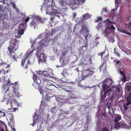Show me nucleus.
<instances>
[{"mask_svg":"<svg viewBox=\"0 0 131 131\" xmlns=\"http://www.w3.org/2000/svg\"><path fill=\"white\" fill-rule=\"evenodd\" d=\"M10 83V81L9 80H8L7 82V85H8Z\"/></svg>","mask_w":131,"mask_h":131,"instance_id":"774afa93","label":"nucleus"},{"mask_svg":"<svg viewBox=\"0 0 131 131\" xmlns=\"http://www.w3.org/2000/svg\"><path fill=\"white\" fill-rule=\"evenodd\" d=\"M42 81V85L46 87V86H48V85H47V83L49 81V80H47L45 78H43V81Z\"/></svg>","mask_w":131,"mask_h":131,"instance_id":"412c9836","label":"nucleus"},{"mask_svg":"<svg viewBox=\"0 0 131 131\" xmlns=\"http://www.w3.org/2000/svg\"><path fill=\"white\" fill-rule=\"evenodd\" d=\"M101 23H99L97 26V27L98 29H99L100 28L102 27V25H101Z\"/></svg>","mask_w":131,"mask_h":131,"instance_id":"3c124183","label":"nucleus"},{"mask_svg":"<svg viewBox=\"0 0 131 131\" xmlns=\"http://www.w3.org/2000/svg\"><path fill=\"white\" fill-rule=\"evenodd\" d=\"M24 31V29H21L18 31V33L19 34L22 35L23 34Z\"/></svg>","mask_w":131,"mask_h":131,"instance_id":"f704fd0d","label":"nucleus"},{"mask_svg":"<svg viewBox=\"0 0 131 131\" xmlns=\"http://www.w3.org/2000/svg\"><path fill=\"white\" fill-rule=\"evenodd\" d=\"M114 53L118 57H119L120 54L117 52L116 51H115Z\"/></svg>","mask_w":131,"mask_h":131,"instance_id":"4d7b16f0","label":"nucleus"},{"mask_svg":"<svg viewBox=\"0 0 131 131\" xmlns=\"http://www.w3.org/2000/svg\"><path fill=\"white\" fill-rule=\"evenodd\" d=\"M81 30L82 31H84V33L86 32L87 33H88L89 32V30L86 27V26L84 24L81 26Z\"/></svg>","mask_w":131,"mask_h":131,"instance_id":"dca6fc26","label":"nucleus"},{"mask_svg":"<svg viewBox=\"0 0 131 131\" xmlns=\"http://www.w3.org/2000/svg\"><path fill=\"white\" fill-rule=\"evenodd\" d=\"M10 67L9 64H7L5 62H1L0 63V67L1 68H7Z\"/></svg>","mask_w":131,"mask_h":131,"instance_id":"f3484780","label":"nucleus"},{"mask_svg":"<svg viewBox=\"0 0 131 131\" xmlns=\"http://www.w3.org/2000/svg\"><path fill=\"white\" fill-rule=\"evenodd\" d=\"M112 80L109 78H107L103 82V84H106L107 86H110L111 84Z\"/></svg>","mask_w":131,"mask_h":131,"instance_id":"ddd939ff","label":"nucleus"},{"mask_svg":"<svg viewBox=\"0 0 131 131\" xmlns=\"http://www.w3.org/2000/svg\"><path fill=\"white\" fill-rule=\"evenodd\" d=\"M108 39L111 42H113L114 41V38L112 37H109Z\"/></svg>","mask_w":131,"mask_h":131,"instance_id":"ea45409f","label":"nucleus"},{"mask_svg":"<svg viewBox=\"0 0 131 131\" xmlns=\"http://www.w3.org/2000/svg\"><path fill=\"white\" fill-rule=\"evenodd\" d=\"M53 86L52 85L48 86L46 87L47 92H48V91H53Z\"/></svg>","mask_w":131,"mask_h":131,"instance_id":"393cba45","label":"nucleus"},{"mask_svg":"<svg viewBox=\"0 0 131 131\" xmlns=\"http://www.w3.org/2000/svg\"><path fill=\"white\" fill-rule=\"evenodd\" d=\"M115 127L116 128H119L120 127V124L118 122H115Z\"/></svg>","mask_w":131,"mask_h":131,"instance_id":"c9c22d12","label":"nucleus"},{"mask_svg":"<svg viewBox=\"0 0 131 131\" xmlns=\"http://www.w3.org/2000/svg\"><path fill=\"white\" fill-rule=\"evenodd\" d=\"M106 84H103H103L102 85V90L103 91V92H104L106 90V89L109 87L110 86H107Z\"/></svg>","mask_w":131,"mask_h":131,"instance_id":"b1692460","label":"nucleus"},{"mask_svg":"<svg viewBox=\"0 0 131 131\" xmlns=\"http://www.w3.org/2000/svg\"><path fill=\"white\" fill-rule=\"evenodd\" d=\"M74 3L73 4L71 2V3L70 4V7L72 9V10H74L79 5L76 3V2H74Z\"/></svg>","mask_w":131,"mask_h":131,"instance_id":"a211bd4d","label":"nucleus"},{"mask_svg":"<svg viewBox=\"0 0 131 131\" xmlns=\"http://www.w3.org/2000/svg\"><path fill=\"white\" fill-rule=\"evenodd\" d=\"M30 18L29 17H27L26 18V19L25 20V22H27L29 20Z\"/></svg>","mask_w":131,"mask_h":131,"instance_id":"bf43d9fd","label":"nucleus"},{"mask_svg":"<svg viewBox=\"0 0 131 131\" xmlns=\"http://www.w3.org/2000/svg\"><path fill=\"white\" fill-rule=\"evenodd\" d=\"M91 17V16L89 13H87L83 15V20H86L90 18Z\"/></svg>","mask_w":131,"mask_h":131,"instance_id":"5701e85b","label":"nucleus"},{"mask_svg":"<svg viewBox=\"0 0 131 131\" xmlns=\"http://www.w3.org/2000/svg\"><path fill=\"white\" fill-rule=\"evenodd\" d=\"M123 106L124 108V109L125 110H126L128 109V107L127 106H126V105L125 103L123 105Z\"/></svg>","mask_w":131,"mask_h":131,"instance_id":"052dcab7","label":"nucleus"},{"mask_svg":"<svg viewBox=\"0 0 131 131\" xmlns=\"http://www.w3.org/2000/svg\"><path fill=\"white\" fill-rule=\"evenodd\" d=\"M111 103L110 102H109L108 101V102L107 104V107L109 109L111 107Z\"/></svg>","mask_w":131,"mask_h":131,"instance_id":"49530a36","label":"nucleus"},{"mask_svg":"<svg viewBox=\"0 0 131 131\" xmlns=\"http://www.w3.org/2000/svg\"><path fill=\"white\" fill-rule=\"evenodd\" d=\"M112 91V90L109 89L105 91L104 92L102 91L101 95V98L102 100H103L106 97V96L108 97H109V95L111 94Z\"/></svg>","mask_w":131,"mask_h":131,"instance_id":"0eeeda50","label":"nucleus"},{"mask_svg":"<svg viewBox=\"0 0 131 131\" xmlns=\"http://www.w3.org/2000/svg\"><path fill=\"white\" fill-rule=\"evenodd\" d=\"M54 14V15H55V16H57L59 17V16H58L59 13H53Z\"/></svg>","mask_w":131,"mask_h":131,"instance_id":"e2e57ef3","label":"nucleus"},{"mask_svg":"<svg viewBox=\"0 0 131 131\" xmlns=\"http://www.w3.org/2000/svg\"><path fill=\"white\" fill-rule=\"evenodd\" d=\"M28 64H29L30 65L31 64L29 60H28V62H27V63L25 65V66L24 67V68H25L26 69H27L28 68Z\"/></svg>","mask_w":131,"mask_h":131,"instance_id":"4c0bfd02","label":"nucleus"},{"mask_svg":"<svg viewBox=\"0 0 131 131\" xmlns=\"http://www.w3.org/2000/svg\"><path fill=\"white\" fill-rule=\"evenodd\" d=\"M102 116H103V117H104V118H103V117H102V118L103 119H105V117H106L107 116L106 113L105 112H102Z\"/></svg>","mask_w":131,"mask_h":131,"instance_id":"58836bf2","label":"nucleus"},{"mask_svg":"<svg viewBox=\"0 0 131 131\" xmlns=\"http://www.w3.org/2000/svg\"><path fill=\"white\" fill-rule=\"evenodd\" d=\"M102 12H107V11L106 9V8H103L102 10Z\"/></svg>","mask_w":131,"mask_h":131,"instance_id":"0e129e2a","label":"nucleus"},{"mask_svg":"<svg viewBox=\"0 0 131 131\" xmlns=\"http://www.w3.org/2000/svg\"><path fill=\"white\" fill-rule=\"evenodd\" d=\"M83 43H82V46H85L86 47H88V45L87 42H85V41H84V42H83Z\"/></svg>","mask_w":131,"mask_h":131,"instance_id":"c03bdc74","label":"nucleus"},{"mask_svg":"<svg viewBox=\"0 0 131 131\" xmlns=\"http://www.w3.org/2000/svg\"><path fill=\"white\" fill-rule=\"evenodd\" d=\"M31 18L32 19V20L30 23V25L32 27H34V28H35L36 25V23L35 20H37L38 22H40L41 23H43L45 21V20L44 18H41L38 16L33 15L32 16Z\"/></svg>","mask_w":131,"mask_h":131,"instance_id":"7ed1b4c3","label":"nucleus"},{"mask_svg":"<svg viewBox=\"0 0 131 131\" xmlns=\"http://www.w3.org/2000/svg\"><path fill=\"white\" fill-rule=\"evenodd\" d=\"M85 67V66L84 65L82 72L83 79H85L86 77L91 76L94 73V71L91 69L89 68L86 69Z\"/></svg>","mask_w":131,"mask_h":131,"instance_id":"f03ea898","label":"nucleus"},{"mask_svg":"<svg viewBox=\"0 0 131 131\" xmlns=\"http://www.w3.org/2000/svg\"><path fill=\"white\" fill-rule=\"evenodd\" d=\"M72 0H60L59 1L60 4L62 6L64 5V4H69L71 3Z\"/></svg>","mask_w":131,"mask_h":131,"instance_id":"9b49d317","label":"nucleus"},{"mask_svg":"<svg viewBox=\"0 0 131 131\" xmlns=\"http://www.w3.org/2000/svg\"><path fill=\"white\" fill-rule=\"evenodd\" d=\"M101 131H109L108 129L106 127H105Z\"/></svg>","mask_w":131,"mask_h":131,"instance_id":"37998d69","label":"nucleus"},{"mask_svg":"<svg viewBox=\"0 0 131 131\" xmlns=\"http://www.w3.org/2000/svg\"><path fill=\"white\" fill-rule=\"evenodd\" d=\"M27 58L25 57V58H24V59L22 60V61H21V66H23V67L24 66V64L25 63V62L26 60V59Z\"/></svg>","mask_w":131,"mask_h":131,"instance_id":"79ce46f5","label":"nucleus"},{"mask_svg":"<svg viewBox=\"0 0 131 131\" xmlns=\"http://www.w3.org/2000/svg\"><path fill=\"white\" fill-rule=\"evenodd\" d=\"M126 89L129 92L131 90V86L130 85H126Z\"/></svg>","mask_w":131,"mask_h":131,"instance_id":"c85d7f7f","label":"nucleus"},{"mask_svg":"<svg viewBox=\"0 0 131 131\" xmlns=\"http://www.w3.org/2000/svg\"><path fill=\"white\" fill-rule=\"evenodd\" d=\"M126 77L125 75L123 76L122 77V81L124 82H125L126 81Z\"/></svg>","mask_w":131,"mask_h":131,"instance_id":"a19ab883","label":"nucleus"},{"mask_svg":"<svg viewBox=\"0 0 131 131\" xmlns=\"http://www.w3.org/2000/svg\"><path fill=\"white\" fill-rule=\"evenodd\" d=\"M108 56L107 55L105 56L103 59L104 61L103 62V63H106L108 59Z\"/></svg>","mask_w":131,"mask_h":131,"instance_id":"c756f323","label":"nucleus"},{"mask_svg":"<svg viewBox=\"0 0 131 131\" xmlns=\"http://www.w3.org/2000/svg\"><path fill=\"white\" fill-rule=\"evenodd\" d=\"M116 64L119 66H121V63L119 61H117L116 62Z\"/></svg>","mask_w":131,"mask_h":131,"instance_id":"5fc2aeb1","label":"nucleus"},{"mask_svg":"<svg viewBox=\"0 0 131 131\" xmlns=\"http://www.w3.org/2000/svg\"><path fill=\"white\" fill-rule=\"evenodd\" d=\"M72 96H69L68 98L67 97L65 96H63L62 97H61V98H58L57 99V101L59 103H63L65 102V101H67L69 100L70 99L74 98V95L73 94L72 95Z\"/></svg>","mask_w":131,"mask_h":131,"instance_id":"6e6552de","label":"nucleus"},{"mask_svg":"<svg viewBox=\"0 0 131 131\" xmlns=\"http://www.w3.org/2000/svg\"><path fill=\"white\" fill-rule=\"evenodd\" d=\"M40 72L39 74H38L39 75V76H37L36 75H34L33 77V79L34 81L36 82V84H37V86H40L39 85H42V82H41V79L43 80V78H44V76H42L41 71H40Z\"/></svg>","mask_w":131,"mask_h":131,"instance_id":"39448f33","label":"nucleus"},{"mask_svg":"<svg viewBox=\"0 0 131 131\" xmlns=\"http://www.w3.org/2000/svg\"><path fill=\"white\" fill-rule=\"evenodd\" d=\"M116 92H117L118 93H119L120 90V88L118 87H117L116 88Z\"/></svg>","mask_w":131,"mask_h":131,"instance_id":"864d4df0","label":"nucleus"},{"mask_svg":"<svg viewBox=\"0 0 131 131\" xmlns=\"http://www.w3.org/2000/svg\"><path fill=\"white\" fill-rule=\"evenodd\" d=\"M32 85L36 88L37 87H38L39 86H37V84H36V82L34 81Z\"/></svg>","mask_w":131,"mask_h":131,"instance_id":"603ef678","label":"nucleus"},{"mask_svg":"<svg viewBox=\"0 0 131 131\" xmlns=\"http://www.w3.org/2000/svg\"><path fill=\"white\" fill-rule=\"evenodd\" d=\"M45 96L46 97L48 98V97H53V95L50 93H47V94H45Z\"/></svg>","mask_w":131,"mask_h":131,"instance_id":"473e14b6","label":"nucleus"},{"mask_svg":"<svg viewBox=\"0 0 131 131\" xmlns=\"http://www.w3.org/2000/svg\"><path fill=\"white\" fill-rule=\"evenodd\" d=\"M55 31L56 30L55 29H52L50 34L51 36H52L54 34H55Z\"/></svg>","mask_w":131,"mask_h":131,"instance_id":"a18cd8bd","label":"nucleus"},{"mask_svg":"<svg viewBox=\"0 0 131 131\" xmlns=\"http://www.w3.org/2000/svg\"><path fill=\"white\" fill-rule=\"evenodd\" d=\"M119 71H120L121 74L123 76L125 75L126 74H125V73L123 71H122L121 69H120Z\"/></svg>","mask_w":131,"mask_h":131,"instance_id":"09e8293b","label":"nucleus"},{"mask_svg":"<svg viewBox=\"0 0 131 131\" xmlns=\"http://www.w3.org/2000/svg\"><path fill=\"white\" fill-rule=\"evenodd\" d=\"M99 39V37H97L94 40L93 42L91 44V46L93 48L95 47H96L97 45L99 43L98 42V40Z\"/></svg>","mask_w":131,"mask_h":131,"instance_id":"f8f14e48","label":"nucleus"},{"mask_svg":"<svg viewBox=\"0 0 131 131\" xmlns=\"http://www.w3.org/2000/svg\"><path fill=\"white\" fill-rule=\"evenodd\" d=\"M116 95L117 94L115 93H113L112 94V97L110 99V101H112L115 98Z\"/></svg>","mask_w":131,"mask_h":131,"instance_id":"a878e982","label":"nucleus"},{"mask_svg":"<svg viewBox=\"0 0 131 131\" xmlns=\"http://www.w3.org/2000/svg\"><path fill=\"white\" fill-rule=\"evenodd\" d=\"M37 56L38 58L39 63L45 62L46 61L47 57L42 52H40L39 50H38L37 51Z\"/></svg>","mask_w":131,"mask_h":131,"instance_id":"20e7f679","label":"nucleus"},{"mask_svg":"<svg viewBox=\"0 0 131 131\" xmlns=\"http://www.w3.org/2000/svg\"><path fill=\"white\" fill-rule=\"evenodd\" d=\"M4 81V79L0 78V83L1 82H3Z\"/></svg>","mask_w":131,"mask_h":131,"instance_id":"69168bd1","label":"nucleus"},{"mask_svg":"<svg viewBox=\"0 0 131 131\" xmlns=\"http://www.w3.org/2000/svg\"><path fill=\"white\" fill-rule=\"evenodd\" d=\"M92 58L89 57H87L85 59V63H84L85 64H89L92 63Z\"/></svg>","mask_w":131,"mask_h":131,"instance_id":"6ab92c4d","label":"nucleus"},{"mask_svg":"<svg viewBox=\"0 0 131 131\" xmlns=\"http://www.w3.org/2000/svg\"><path fill=\"white\" fill-rule=\"evenodd\" d=\"M104 22L106 23V24L108 25L115 24V21H110L109 19H107L105 21H104Z\"/></svg>","mask_w":131,"mask_h":131,"instance_id":"4be33fe9","label":"nucleus"},{"mask_svg":"<svg viewBox=\"0 0 131 131\" xmlns=\"http://www.w3.org/2000/svg\"><path fill=\"white\" fill-rule=\"evenodd\" d=\"M120 126H125V124L124 122H121L120 123Z\"/></svg>","mask_w":131,"mask_h":131,"instance_id":"de8ad7c7","label":"nucleus"},{"mask_svg":"<svg viewBox=\"0 0 131 131\" xmlns=\"http://www.w3.org/2000/svg\"><path fill=\"white\" fill-rule=\"evenodd\" d=\"M74 90L71 86L69 87L68 90H65V91L68 93V94L71 95L70 96H72L73 94L72 93L74 91Z\"/></svg>","mask_w":131,"mask_h":131,"instance_id":"2eb2a0df","label":"nucleus"},{"mask_svg":"<svg viewBox=\"0 0 131 131\" xmlns=\"http://www.w3.org/2000/svg\"><path fill=\"white\" fill-rule=\"evenodd\" d=\"M26 26V25L25 23H22L19 25V27L24 28Z\"/></svg>","mask_w":131,"mask_h":131,"instance_id":"e433bc0d","label":"nucleus"},{"mask_svg":"<svg viewBox=\"0 0 131 131\" xmlns=\"http://www.w3.org/2000/svg\"><path fill=\"white\" fill-rule=\"evenodd\" d=\"M120 31L122 33L126 34L127 35H131V34L129 32H127L126 30L124 29H122Z\"/></svg>","mask_w":131,"mask_h":131,"instance_id":"7c9ffc66","label":"nucleus"},{"mask_svg":"<svg viewBox=\"0 0 131 131\" xmlns=\"http://www.w3.org/2000/svg\"><path fill=\"white\" fill-rule=\"evenodd\" d=\"M102 20V18L101 17H97L96 19L95 20V23H97L99 21H101Z\"/></svg>","mask_w":131,"mask_h":131,"instance_id":"72a5a7b5","label":"nucleus"},{"mask_svg":"<svg viewBox=\"0 0 131 131\" xmlns=\"http://www.w3.org/2000/svg\"><path fill=\"white\" fill-rule=\"evenodd\" d=\"M13 91H11L9 90L8 89L5 92V95H7L9 97H11L13 95Z\"/></svg>","mask_w":131,"mask_h":131,"instance_id":"aec40b11","label":"nucleus"},{"mask_svg":"<svg viewBox=\"0 0 131 131\" xmlns=\"http://www.w3.org/2000/svg\"><path fill=\"white\" fill-rule=\"evenodd\" d=\"M17 43V40L16 39H12L10 42V44L8 49L10 53V56L15 60H16V59L15 57L16 53L15 51L18 48Z\"/></svg>","mask_w":131,"mask_h":131,"instance_id":"f257e3e1","label":"nucleus"},{"mask_svg":"<svg viewBox=\"0 0 131 131\" xmlns=\"http://www.w3.org/2000/svg\"><path fill=\"white\" fill-rule=\"evenodd\" d=\"M50 82V81L49 80V81L48 82V83H47V85L49 86L51 85V83Z\"/></svg>","mask_w":131,"mask_h":131,"instance_id":"338daca9","label":"nucleus"},{"mask_svg":"<svg viewBox=\"0 0 131 131\" xmlns=\"http://www.w3.org/2000/svg\"><path fill=\"white\" fill-rule=\"evenodd\" d=\"M121 117L120 115H118L116 116L114 119V122H118V121L121 119Z\"/></svg>","mask_w":131,"mask_h":131,"instance_id":"bb28decb","label":"nucleus"},{"mask_svg":"<svg viewBox=\"0 0 131 131\" xmlns=\"http://www.w3.org/2000/svg\"><path fill=\"white\" fill-rule=\"evenodd\" d=\"M115 7V9H112V10H111V12H115V11H116V10L118 8H116V7Z\"/></svg>","mask_w":131,"mask_h":131,"instance_id":"6e6d98bb","label":"nucleus"},{"mask_svg":"<svg viewBox=\"0 0 131 131\" xmlns=\"http://www.w3.org/2000/svg\"><path fill=\"white\" fill-rule=\"evenodd\" d=\"M9 114L10 115V116H9V117L10 118V119H12L13 118V117H13V115H12V114H11V115H10V113H9Z\"/></svg>","mask_w":131,"mask_h":131,"instance_id":"680f3d73","label":"nucleus"},{"mask_svg":"<svg viewBox=\"0 0 131 131\" xmlns=\"http://www.w3.org/2000/svg\"><path fill=\"white\" fill-rule=\"evenodd\" d=\"M104 53H105V52L104 51H103V52H102L101 53H100L99 54V56H101V58H102V56Z\"/></svg>","mask_w":131,"mask_h":131,"instance_id":"13d9d810","label":"nucleus"},{"mask_svg":"<svg viewBox=\"0 0 131 131\" xmlns=\"http://www.w3.org/2000/svg\"><path fill=\"white\" fill-rule=\"evenodd\" d=\"M40 88L39 87V91L40 93L42 94L43 95H44L45 94L46 92H47L46 87L43 86H40Z\"/></svg>","mask_w":131,"mask_h":131,"instance_id":"9d476101","label":"nucleus"},{"mask_svg":"<svg viewBox=\"0 0 131 131\" xmlns=\"http://www.w3.org/2000/svg\"><path fill=\"white\" fill-rule=\"evenodd\" d=\"M121 0H115V7L116 8H118V4L121 3Z\"/></svg>","mask_w":131,"mask_h":131,"instance_id":"cd10ccee","label":"nucleus"},{"mask_svg":"<svg viewBox=\"0 0 131 131\" xmlns=\"http://www.w3.org/2000/svg\"><path fill=\"white\" fill-rule=\"evenodd\" d=\"M41 72L42 74V76H44V78H46V77H48L51 78H54L53 76V74L52 72V70H47V71H41Z\"/></svg>","mask_w":131,"mask_h":131,"instance_id":"423d86ee","label":"nucleus"},{"mask_svg":"<svg viewBox=\"0 0 131 131\" xmlns=\"http://www.w3.org/2000/svg\"><path fill=\"white\" fill-rule=\"evenodd\" d=\"M115 28L113 25H111L110 27L109 26H107L105 29V33L106 34H109L114 31Z\"/></svg>","mask_w":131,"mask_h":131,"instance_id":"1a4fd4ad","label":"nucleus"},{"mask_svg":"<svg viewBox=\"0 0 131 131\" xmlns=\"http://www.w3.org/2000/svg\"><path fill=\"white\" fill-rule=\"evenodd\" d=\"M88 33L86 34V33H84L82 32V35L83 36L85 37V39L87 41V37H88L89 35L88 34Z\"/></svg>","mask_w":131,"mask_h":131,"instance_id":"2f4dec72","label":"nucleus"},{"mask_svg":"<svg viewBox=\"0 0 131 131\" xmlns=\"http://www.w3.org/2000/svg\"><path fill=\"white\" fill-rule=\"evenodd\" d=\"M50 33H46L45 36V38L46 39H48V37L50 35Z\"/></svg>","mask_w":131,"mask_h":131,"instance_id":"8fccbe9b","label":"nucleus"},{"mask_svg":"<svg viewBox=\"0 0 131 131\" xmlns=\"http://www.w3.org/2000/svg\"><path fill=\"white\" fill-rule=\"evenodd\" d=\"M87 47L85 46H82L81 47H80V48L79 51L80 54H84V52L86 51Z\"/></svg>","mask_w":131,"mask_h":131,"instance_id":"4468645a","label":"nucleus"}]
</instances>
